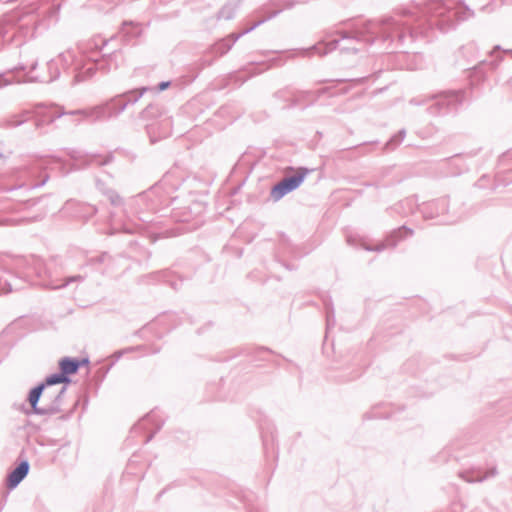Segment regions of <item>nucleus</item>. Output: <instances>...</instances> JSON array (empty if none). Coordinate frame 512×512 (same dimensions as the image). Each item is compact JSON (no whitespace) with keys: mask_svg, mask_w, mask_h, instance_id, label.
<instances>
[{"mask_svg":"<svg viewBox=\"0 0 512 512\" xmlns=\"http://www.w3.org/2000/svg\"><path fill=\"white\" fill-rule=\"evenodd\" d=\"M29 471V464L24 461L18 465L9 475L8 477V487L14 488L16 487L23 478L27 475Z\"/></svg>","mask_w":512,"mask_h":512,"instance_id":"2","label":"nucleus"},{"mask_svg":"<svg viewBox=\"0 0 512 512\" xmlns=\"http://www.w3.org/2000/svg\"><path fill=\"white\" fill-rule=\"evenodd\" d=\"M168 85H169V84H168L167 82H166V83H165V82H163V83H161V84H160V89H161V90H164L165 88H167V87H168Z\"/></svg>","mask_w":512,"mask_h":512,"instance_id":"6","label":"nucleus"},{"mask_svg":"<svg viewBox=\"0 0 512 512\" xmlns=\"http://www.w3.org/2000/svg\"><path fill=\"white\" fill-rule=\"evenodd\" d=\"M65 382H68V378L63 373H61L59 375H52V376L48 377L46 380L47 385H54V384L65 383Z\"/></svg>","mask_w":512,"mask_h":512,"instance_id":"5","label":"nucleus"},{"mask_svg":"<svg viewBox=\"0 0 512 512\" xmlns=\"http://www.w3.org/2000/svg\"><path fill=\"white\" fill-rule=\"evenodd\" d=\"M43 388H44L43 385L36 387L29 394V402H30L31 406L33 407L34 411H37L36 404L39 400V397L41 395Z\"/></svg>","mask_w":512,"mask_h":512,"instance_id":"4","label":"nucleus"},{"mask_svg":"<svg viewBox=\"0 0 512 512\" xmlns=\"http://www.w3.org/2000/svg\"><path fill=\"white\" fill-rule=\"evenodd\" d=\"M59 366H60L61 372L67 376V375L74 374L77 372V370L80 366V362L77 360L70 359V358H63L59 362Z\"/></svg>","mask_w":512,"mask_h":512,"instance_id":"3","label":"nucleus"},{"mask_svg":"<svg viewBox=\"0 0 512 512\" xmlns=\"http://www.w3.org/2000/svg\"><path fill=\"white\" fill-rule=\"evenodd\" d=\"M307 174V170L300 168L297 170L296 175L282 180L280 183L272 188L271 195L275 200H279L288 192L296 189L303 181Z\"/></svg>","mask_w":512,"mask_h":512,"instance_id":"1","label":"nucleus"}]
</instances>
